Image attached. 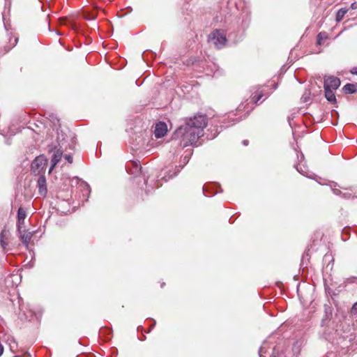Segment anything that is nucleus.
Segmentation results:
<instances>
[{"mask_svg":"<svg viewBox=\"0 0 357 357\" xmlns=\"http://www.w3.org/2000/svg\"><path fill=\"white\" fill-rule=\"evenodd\" d=\"M207 124L206 115L197 114L192 118L185 119V123L176 130L173 137L179 140L178 144L182 147L194 146L198 139L204 135V129Z\"/></svg>","mask_w":357,"mask_h":357,"instance_id":"obj_1","label":"nucleus"},{"mask_svg":"<svg viewBox=\"0 0 357 357\" xmlns=\"http://www.w3.org/2000/svg\"><path fill=\"white\" fill-rule=\"evenodd\" d=\"M71 144L68 142V139L66 134L62 130H57L56 142L57 145L52 146L50 152L52 153L51 158V167H50L49 172H51L57 163L60 161L63 153L68 149H73V139H70Z\"/></svg>","mask_w":357,"mask_h":357,"instance_id":"obj_2","label":"nucleus"},{"mask_svg":"<svg viewBox=\"0 0 357 357\" xmlns=\"http://www.w3.org/2000/svg\"><path fill=\"white\" fill-rule=\"evenodd\" d=\"M227 41L226 34L223 30L215 29L208 36V42L217 49L224 47Z\"/></svg>","mask_w":357,"mask_h":357,"instance_id":"obj_3","label":"nucleus"},{"mask_svg":"<svg viewBox=\"0 0 357 357\" xmlns=\"http://www.w3.org/2000/svg\"><path fill=\"white\" fill-rule=\"evenodd\" d=\"M340 79L334 76H328L324 79V88L336 90L340 86Z\"/></svg>","mask_w":357,"mask_h":357,"instance_id":"obj_4","label":"nucleus"},{"mask_svg":"<svg viewBox=\"0 0 357 357\" xmlns=\"http://www.w3.org/2000/svg\"><path fill=\"white\" fill-rule=\"evenodd\" d=\"M126 169L130 174L137 176L142 173V167L136 161H130L129 164L126 165Z\"/></svg>","mask_w":357,"mask_h":357,"instance_id":"obj_5","label":"nucleus"},{"mask_svg":"<svg viewBox=\"0 0 357 357\" xmlns=\"http://www.w3.org/2000/svg\"><path fill=\"white\" fill-rule=\"evenodd\" d=\"M20 239L22 241L24 245L28 248L29 242L33 236L34 231H29L23 229L21 232H17Z\"/></svg>","mask_w":357,"mask_h":357,"instance_id":"obj_6","label":"nucleus"},{"mask_svg":"<svg viewBox=\"0 0 357 357\" xmlns=\"http://www.w3.org/2000/svg\"><path fill=\"white\" fill-rule=\"evenodd\" d=\"M329 322H326V324L324 326V328L321 333V336L326 340L331 341L334 339L335 335L337 332L333 327H331L328 325Z\"/></svg>","mask_w":357,"mask_h":357,"instance_id":"obj_7","label":"nucleus"},{"mask_svg":"<svg viewBox=\"0 0 357 357\" xmlns=\"http://www.w3.org/2000/svg\"><path fill=\"white\" fill-rule=\"evenodd\" d=\"M167 125L162 121L156 123L154 130V135L156 138H161L167 133Z\"/></svg>","mask_w":357,"mask_h":357,"instance_id":"obj_8","label":"nucleus"},{"mask_svg":"<svg viewBox=\"0 0 357 357\" xmlns=\"http://www.w3.org/2000/svg\"><path fill=\"white\" fill-rule=\"evenodd\" d=\"M78 184V188L82 191L84 199L87 200L91 192L89 185L84 181H81Z\"/></svg>","mask_w":357,"mask_h":357,"instance_id":"obj_9","label":"nucleus"},{"mask_svg":"<svg viewBox=\"0 0 357 357\" xmlns=\"http://www.w3.org/2000/svg\"><path fill=\"white\" fill-rule=\"evenodd\" d=\"M37 183L40 195H45V194L47 193L45 177L44 176H40L38 178Z\"/></svg>","mask_w":357,"mask_h":357,"instance_id":"obj_10","label":"nucleus"},{"mask_svg":"<svg viewBox=\"0 0 357 357\" xmlns=\"http://www.w3.org/2000/svg\"><path fill=\"white\" fill-rule=\"evenodd\" d=\"M325 309V315L321 320V326H324L326 324V322H330L331 317L332 316V308L328 305L324 306Z\"/></svg>","mask_w":357,"mask_h":357,"instance_id":"obj_11","label":"nucleus"},{"mask_svg":"<svg viewBox=\"0 0 357 357\" xmlns=\"http://www.w3.org/2000/svg\"><path fill=\"white\" fill-rule=\"evenodd\" d=\"M333 91L334 90L332 89H324L325 98L328 102H331L332 104H336L337 100Z\"/></svg>","mask_w":357,"mask_h":357,"instance_id":"obj_12","label":"nucleus"},{"mask_svg":"<svg viewBox=\"0 0 357 357\" xmlns=\"http://www.w3.org/2000/svg\"><path fill=\"white\" fill-rule=\"evenodd\" d=\"M342 91L345 93H348V94H352V93L357 92V83L356 84L348 83V84H345L342 88Z\"/></svg>","mask_w":357,"mask_h":357,"instance_id":"obj_13","label":"nucleus"},{"mask_svg":"<svg viewBox=\"0 0 357 357\" xmlns=\"http://www.w3.org/2000/svg\"><path fill=\"white\" fill-rule=\"evenodd\" d=\"M7 232L5 230H3L0 234V245L3 248V251H6V247L8 245L7 239Z\"/></svg>","mask_w":357,"mask_h":357,"instance_id":"obj_14","label":"nucleus"},{"mask_svg":"<svg viewBox=\"0 0 357 357\" xmlns=\"http://www.w3.org/2000/svg\"><path fill=\"white\" fill-rule=\"evenodd\" d=\"M17 38H9V46H6L5 47V50L3 52H0V54H4L6 52H8L9 50H10L12 48H13L17 43Z\"/></svg>","mask_w":357,"mask_h":357,"instance_id":"obj_15","label":"nucleus"},{"mask_svg":"<svg viewBox=\"0 0 357 357\" xmlns=\"http://www.w3.org/2000/svg\"><path fill=\"white\" fill-rule=\"evenodd\" d=\"M348 12V9L346 8H340L336 13L335 20L337 22H340L342 20L344 15Z\"/></svg>","mask_w":357,"mask_h":357,"instance_id":"obj_16","label":"nucleus"},{"mask_svg":"<svg viewBox=\"0 0 357 357\" xmlns=\"http://www.w3.org/2000/svg\"><path fill=\"white\" fill-rule=\"evenodd\" d=\"M268 343L265 341L259 348V357H266V354L268 353V349H269Z\"/></svg>","mask_w":357,"mask_h":357,"instance_id":"obj_17","label":"nucleus"},{"mask_svg":"<svg viewBox=\"0 0 357 357\" xmlns=\"http://www.w3.org/2000/svg\"><path fill=\"white\" fill-rule=\"evenodd\" d=\"M45 165L44 160L40 158H36L32 162L31 167L32 168H40L43 167V165Z\"/></svg>","mask_w":357,"mask_h":357,"instance_id":"obj_18","label":"nucleus"},{"mask_svg":"<svg viewBox=\"0 0 357 357\" xmlns=\"http://www.w3.org/2000/svg\"><path fill=\"white\" fill-rule=\"evenodd\" d=\"M328 38V35L325 32H320L317 37V45H321L322 43Z\"/></svg>","mask_w":357,"mask_h":357,"instance_id":"obj_19","label":"nucleus"},{"mask_svg":"<svg viewBox=\"0 0 357 357\" xmlns=\"http://www.w3.org/2000/svg\"><path fill=\"white\" fill-rule=\"evenodd\" d=\"M26 217V213L24 208L22 207H20L17 211V220H22V221L24 220H25V218Z\"/></svg>","mask_w":357,"mask_h":357,"instance_id":"obj_20","label":"nucleus"},{"mask_svg":"<svg viewBox=\"0 0 357 357\" xmlns=\"http://www.w3.org/2000/svg\"><path fill=\"white\" fill-rule=\"evenodd\" d=\"M17 232H21L23 229H25L24 220H17Z\"/></svg>","mask_w":357,"mask_h":357,"instance_id":"obj_21","label":"nucleus"},{"mask_svg":"<svg viewBox=\"0 0 357 357\" xmlns=\"http://www.w3.org/2000/svg\"><path fill=\"white\" fill-rule=\"evenodd\" d=\"M281 355L282 354L279 353L278 348L275 347L272 349V352L270 355V357H280Z\"/></svg>","mask_w":357,"mask_h":357,"instance_id":"obj_22","label":"nucleus"},{"mask_svg":"<svg viewBox=\"0 0 357 357\" xmlns=\"http://www.w3.org/2000/svg\"><path fill=\"white\" fill-rule=\"evenodd\" d=\"M188 161H189V156L185 155L182 160V162H183L182 167H179L178 168H177V172L174 173V175H176L178 172H179L181 169L183 167H184L188 162Z\"/></svg>","mask_w":357,"mask_h":357,"instance_id":"obj_23","label":"nucleus"},{"mask_svg":"<svg viewBox=\"0 0 357 357\" xmlns=\"http://www.w3.org/2000/svg\"><path fill=\"white\" fill-rule=\"evenodd\" d=\"M296 168L297 171H298L299 173H301V174H303V175H304V176H307V177L311 178V176H310V175H309V174L307 173V172H306V171H305L304 169H303L301 168V167L300 166V165H296Z\"/></svg>","mask_w":357,"mask_h":357,"instance_id":"obj_24","label":"nucleus"},{"mask_svg":"<svg viewBox=\"0 0 357 357\" xmlns=\"http://www.w3.org/2000/svg\"><path fill=\"white\" fill-rule=\"evenodd\" d=\"M145 185H146V193L147 195H149V193H151L152 192V190H153V188L151 185H149L148 184V179L145 180Z\"/></svg>","mask_w":357,"mask_h":357,"instance_id":"obj_25","label":"nucleus"},{"mask_svg":"<svg viewBox=\"0 0 357 357\" xmlns=\"http://www.w3.org/2000/svg\"><path fill=\"white\" fill-rule=\"evenodd\" d=\"M310 92H305L304 94L301 97V100H303V102H307L309 101L310 100Z\"/></svg>","mask_w":357,"mask_h":357,"instance_id":"obj_26","label":"nucleus"},{"mask_svg":"<svg viewBox=\"0 0 357 357\" xmlns=\"http://www.w3.org/2000/svg\"><path fill=\"white\" fill-rule=\"evenodd\" d=\"M202 190H203V192H204V194L205 195V196H206V197H212V196H213L214 195H215V194H217V193H218V192H217V191H215V192L213 194H212V195H206V192L208 191V186H206V185H204V186H203Z\"/></svg>","mask_w":357,"mask_h":357,"instance_id":"obj_27","label":"nucleus"},{"mask_svg":"<svg viewBox=\"0 0 357 357\" xmlns=\"http://www.w3.org/2000/svg\"><path fill=\"white\" fill-rule=\"evenodd\" d=\"M351 313L352 314H357V302H356V303L353 305V306H352V307H351Z\"/></svg>","mask_w":357,"mask_h":357,"instance_id":"obj_28","label":"nucleus"},{"mask_svg":"<svg viewBox=\"0 0 357 357\" xmlns=\"http://www.w3.org/2000/svg\"><path fill=\"white\" fill-rule=\"evenodd\" d=\"M65 158L69 163H72L73 161V156L70 154L65 155Z\"/></svg>","mask_w":357,"mask_h":357,"instance_id":"obj_29","label":"nucleus"},{"mask_svg":"<svg viewBox=\"0 0 357 357\" xmlns=\"http://www.w3.org/2000/svg\"><path fill=\"white\" fill-rule=\"evenodd\" d=\"M350 73L353 75H357V66H355L354 68H352L351 70H350Z\"/></svg>","mask_w":357,"mask_h":357,"instance_id":"obj_30","label":"nucleus"},{"mask_svg":"<svg viewBox=\"0 0 357 357\" xmlns=\"http://www.w3.org/2000/svg\"><path fill=\"white\" fill-rule=\"evenodd\" d=\"M351 8L352 10H356L357 9V1H354L351 4Z\"/></svg>","mask_w":357,"mask_h":357,"instance_id":"obj_31","label":"nucleus"},{"mask_svg":"<svg viewBox=\"0 0 357 357\" xmlns=\"http://www.w3.org/2000/svg\"><path fill=\"white\" fill-rule=\"evenodd\" d=\"M261 97H262V94H259L257 96L253 97L252 99L255 100V101L257 102V101L259 100Z\"/></svg>","mask_w":357,"mask_h":357,"instance_id":"obj_32","label":"nucleus"},{"mask_svg":"<svg viewBox=\"0 0 357 357\" xmlns=\"http://www.w3.org/2000/svg\"><path fill=\"white\" fill-rule=\"evenodd\" d=\"M241 40V36H239L238 38H234V39H233V42H234V43H238V42L239 40Z\"/></svg>","mask_w":357,"mask_h":357,"instance_id":"obj_33","label":"nucleus"},{"mask_svg":"<svg viewBox=\"0 0 357 357\" xmlns=\"http://www.w3.org/2000/svg\"><path fill=\"white\" fill-rule=\"evenodd\" d=\"M331 255H325L324 257V261H326L328 259H331Z\"/></svg>","mask_w":357,"mask_h":357,"instance_id":"obj_34","label":"nucleus"},{"mask_svg":"<svg viewBox=\"0 0 357 357\" xmlns=\"http://www.w3.org/2000/svg\"><path fill=\"white\" fill-rule=\"evenodd\" d=\"M3 352V347L0 343V356L2 355Z\"/></svg>","mask_w":357,"mask_h":357,"instance_id":"obj_35","label":"nucleus"},{"mask_svg":"<svg viewBox=\"0 0 357 357\" xmlns=\"http://www.w3.org/2000/svg\"><path fill=\"white\" fill-rule=\"evenodd\" d=\"M242 144H243L244 146H247V145L248 144V140H247V139H244V140H243Z\"/></svg>","mask_w":357,"mask_h":357,"instance_id":"obj_36","label":"nucleus"},{"mask_svg":"<svg viewBox=\"0 0 357 357\" xmlns=\"http://www.w3.org/2000/svg\"><path fill=\"white\" fill-rule=\"evenodd\" d=\"M333 192L335 195H339L340 190L334 189Z\"/></svg>","mask_w":357,"mask_h":357,"instance_id":"obj_37","label":"nucleus"},{"mask_svg":"<svg viewBox=\"0 0 357 357\" xmlns=\"http://www.w3.org/2000/svg\"><path fill=\"white\" fill-rule=\"evenodd\" d=\"M228 38H229V40H231V38H232V33H229Z\"/></svg>","mask_w":357,"mask_h":357,"instance_id":"obj_38","label":"nucleus"},{"mask_svg":"<svg viewBox=\"0 0 357 357\" xmlns=\"http://www.w3.org/2000/svg\"><path fill=\"white\" fill-rule=\"evenodd\" d=\"M238 109H241V105L238 106Z\"/></svg>","mask_w":357,"mask_h":357,"instance_id":"obj_39","label":"nucleus"},{"mask_svg":"<svg viewBox=\"0 0 357 357\" xmlns=\"http://www.w3.org/2000/svg\"><path fill=\"white\" fill-rule=\"evenodd\" d=\"M155 325V321H154V323L152 326H154Z\"/></svg>","mask_w":357,"mask_h":357,"instance_id":"obj_40","label":"nucleus"}]
</instances>
